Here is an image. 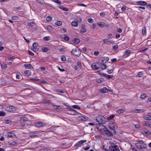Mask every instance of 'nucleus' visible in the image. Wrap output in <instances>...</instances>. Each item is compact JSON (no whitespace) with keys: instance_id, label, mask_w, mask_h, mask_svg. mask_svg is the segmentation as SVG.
<instances>
[{"instance_id":"nucleus-1","label":"nucleus","mask_w":151,"mask_h":151,"mask_svg":"<svg viewBox=\"0 0 151 151\" xmlns=\"http://www.w3.org/2000/svg\"><path fill=\"white\" fill-rule=\"evenodd\" d=\"M104 134H106L107 137H111L113 135H114L116 134V132L115 129H109V130H108L107 129H104Z\"/></svg>"},{"instance_id":"nucleus-2","label":"nucleus","mask_w":151,"mask_h":151,"mask_svg":"<svg viewBox=\"0 0 151 151\" xmlns=\"http://www.w3.org/2000/svg\"><path fill=\"white\" fill-rule=\"evenodd\" d=\"M106 119L103 116L100 115L96 116V121L99 124H105L106 122Z\"/></svg>"},{"instance_id":"nucleus-3","label":"nucleus","mask_w":151,"mask_h":151,"mask_svg":"<svg viewBox=\"0 0 151 151\" xmlns=\"http://www.w3.org/2000/svg\"><path fill=\"white\" fill-rule=\"evenodd\" d=\"M136 147L139 149H145L146 148L147 146L146 144H141L140 142H138L135 143Z\"/></svg>"},{"instance_id":"nucleus-4","label":"nucleus","mask_w":151,"mask_h":151,"mask_svg":"<svg viewBox=\"0 0 151 151\" xmlns=\"http://www.w3.org/2000/svg\"><path fill=\"white\" fill-rule=\"evenodd\" d=\"M71 53L75 56L78 57L81 55V51L79 49L77 50L76 48L73 49L71 52Z\"/></svg>"},{"instance_id":"nucleus-5","label":"nucleus","mask_w":151,"mask_h":151,"mask_svg":"<svg viewBox=\"0 0 151 151\" xmlns=\"http://www.w3.org/2000/svg\"><path fill=\"white\" fill-rule=\"evenodd\" d=\"M110 150L112 151H119V150L118 146L114 143L112 144L109 147Z\"/></svg>"},{"instance_id":"nucleus-6","label":"nucleus","mask_w":151,"mask_h":151,"mask_svg":"<svg viewBox=\"0 0 151 151\" xmlns=\"http://www.w3.org/2000/svg\"><path fill=\"white\" fill-rule=\"evenodd\" d=\"M29 137L32 138H34L39 137L38 133L35 132H32L28 134Z\"/></svg>"},{"instance_id":"nucleus-7","label":"nucleus","mask_w":151,"mask_h":151,"mask_svg":"<svg viewBox=\"0 0 151 151\" xmlns=\"http://www.w3.org/2000/svg\"><path fill=\"white\" fill-rule=\"evenodd\" d=\"M98 64H99V68L101 67V68L103 70L107 68L106 65L103 62H101V61L97 62Z\"/></svg>"},{"instance_id":"nucleus-8","label":"nucleus","mask_w":151,"mask_h":151,"mask_svg":"<svg viewBox=\"0 0 151 151\" xmlns=\"http://www.w3.org/2000/svg\"><path fill=\"white\" fill-rule=\"evenodd\" d=\"M5 110L8 111H15V108L13 106H7L5 107Z\"/></svg>"},{"instance_id":"nucleus-9","label":"nucleus","mask_w":151,"mask_h":151,"mask_svg":"<svg viewBox=\"0 0 151 151\" xmlns=\"http://www.w3.org/2000/svg\"><path fill=\"white\" fill-rule=\"evenodd\" d=\"M91 67L92 68L95 70H97L99 69V66L97 62L96 63H93L91 65Z\"/></svg>"},{"instance_id":"nucleus-10","label":"nucleus","mask_w":151,"mask_h":151,"mask_svg":"<svg viewBox=\"0 0 151 151\" xmlns=\"http://www.w3.org/2000/svg\"><path fill=\"white\" fill-rule=\"evenodd\" d=\"M109 60V58L108 57H103L100 58V60L104 63L105 64Z\"/></svg>"},{"instance_id":"nucleus-11","label":"nucleus","mask_w":151,"mask_h":151,"mask_svg":"<svg viewBox=\"0 0 151 151\" xmlns=\"http://www.w3.org/2000/svg\"><path fill=\"white\" fill-rule=\"evenodd\" d=\"M86 140H81L78 141L77 143L75 144V146L78 147H80L81 145L83 143L86 142Z\"/></svg>"},{"instance_id":"nucleus-12","label":"nucleus","mask_w":151,"mask_h":151,"mask_svg":"<svg viewBox=\"0 0 151 151\" xmlns=\"http://www.w3.org/2000/svg\"><path fill=\"white\" fill-rule=\"evenodd\" d=\"M136 3L141 6H145L147 5L146 2L144 1H138L136 2Z\"/></svg>"},{"instance_id":"nucleus-13","label":"nucleus","mask_w":151,"mask_h":151,"mask_svg":"<svg viewBox=\"0 0 151 151\" xmlns=\"http://www.w3.org/2000/svg\"><path fill=\"white\" fill-rule=\"evenodd\" d=\"M102 76L108 79H110L114 77L113 75H110L104 73H103L102 74Z\"/></svg>"},{"instance_id":"nucleus-14","label":"nucleus","mask_w":151,"mask_h":151,"mask_svg":"<svg viewBox=\"0 0 151 151\" xmlns=\"http://www.w3.org/2000/svg\"><path fill=\"white\" fill-rule=\"evenodd\" d=\"M44 124L42 122H36L35 124V126L36 127H40Z\"/></svg>"},{"instance_id":"nucleus-15","label":"nucleus","mask_w":151,"mask_h":151,"mask_svg":"<svg viewBox=\"0 0 151 151\" xmlns=\"http://www.w3.org/2000/svg\"><path fill=\"white\" fill-rule=\"evenodd\" d=\"M103 42L104 44H109L110 43H112L113 41L108 40L107 39H104L103 40Z\"/></svg>"},{"instance_id":"nucleus-16","label":"nucleus","mask_w":151,"mask_h":151,"mask_svg":"<svg viewBox=\"0 0 151 151\" xmlns=\"http://www.w3.org/2000/svg\"><path fill=\"white\" fill-rule=\"evenodd\" d=\"M133 111L135 113H142L144 111L143 109H136L134 110Z\"/></svg>"},{"instance_id":"nucleus-17","label":"nucleus","mask_w":151,"mask_h":151,"mask_svg":"<svg viewBox=\"0 0 151 151\" xmlns=\"http://www.w3.org/2000/svg\"><path fill=\"white\" fill-rule=\"evenodd\" d=\"M62 38L64 39L65 41H68L69 40V37L68 36L66 35H65L62 36Z\"/></svg>"},{"instance_id":"nucleus-18","label":"nucleus","mask_w":151,"mask_h":151,"mask_svg":"<svg viewBox=\"0 0 151 151\" xmlns=\"http://www.w3.org/2000/svg\"><path fill=\"white\" fill-rule=\"evenodd\" d=\"M142 133L143 134H145L149 135L151 134V131H149L148 130L143 131Z\"/></svg>"},{"instance_id":"nucleus-19","label":"nucleus","mask_w":151,"mask_h":151,"mask_svg":"<svg viewBox=\"0 0 151 151\" xmlns=\"http://www.w3.org/2000/svg\"><path fill=\"white\" fill-rule=\"evenodd\" d=\"M71 25L74 27H76L78 25V22L76 21H74L72 22Z\"/></svg>"},{"instance_id":"nucleus-20","label":"nucleus","mask_w":151,"mask_h":151,"mask_svg":"<svg viewBox=\"0 0 151 151\" xmlns=\"http://www.w3.org/2000/svg\"><path fill=\"white\" fill-rule=\"evenodd\" d=\"M14 135V134L13 133L11 132H8L7 134V136L9 137H13Z\"/></svg>"},{"instance_id":"nucleus-21","label":"nucleus","mask_w":151,"mask_h":151,"mask_svg":"<svg viewBox=\"0 0 151 151\" xmlns=\"http://www.w3.org/2000/svg\"><path fill=\"white\" fill-rule=\"evenodd\" d=\"M101 91L103 93H106L108 91V89L106 87H104L102 89H101Z\"/></svg>"},{"instance_id":"nucleus-22","label":"nucleus","mask_w":151,"mask_h":151,"mask_svg":"<svg viewBox=\"0 0 151 151\" xmlns=\"http://www.w3.org/2000/svg\"><path fill=\"white\" fill-rule=\"evenodd\" d=\"M142 34L143 36H145L146 34V29L145 27H144L142 29Z\"/></svg>"},{"instance_id":"nucleus-23","label":"nucleus","mask_w":151,"mask_h":151,"mask_svg":"<svg viewBox=\"0 0 151 151\" xmlns=\"http://www.w3.org/2000/svg\"><path fill=\"white\" fill-rule=\"evenodd\" d=\"M97 81L99 83H100L104 81V79L103 78H100L97 80Z\"/></svg>"},{"instance_id":"nucleus-24","label":"nucleus","mask_w":151,"mask_h":151,"mask_svg":"<svg viewBox=\"0 0 151 151\" xmlns=\"http://www.w3.org/2000/svg\"><path fill=\"white\" fill-rule=\"evenodd\" d=\"M59 7L60 8V9L65 11H67L69 10L68 9L65 7L62 6H59Z\"/></svg>"},{"instance_id":"nucleus-25","label":"nucleus","mask_w":151,"mask_h":151,"mask_svg":"<svg viewBox=\"0 0 151 151\" xmlns=\"http://www.w3.org/2000/svg\"><path fill=\"white\" fill-rule=\"evenodd\" d=\"M73 42L76 44H78L79 42H80V39L77 38L74 39V40H73Z\"/></svg>"},{"instance_id":"nucleus-26","label":"nucleus","mask_w":151,"mask_h":151,"mask_svg":"<svg viewBox=\"0 0 151 151\" xmlns=\"http://www.w3.org/2000/svg\"><path fill=\"white\" fill-rule=\"evenodd\" d=\"M116 112L118 114H121L123 113L124 112V110L122 109L118 110Z\"/></svg>"},{"instance_id":"nucleus-27","label":"nucleus","mask_w":151,"mask_h":151,"mask_svg":"<svg viewBox=\"0 0 151 151\" xmlns=\"http://www.w3.org/2000/svg\"><path fill=\"white\" fill-rule=\"evenodd\" d=\"M105 23L104 22H99L97 23V24L99 26L101 27H103L104 26Z\"/></svg>"},{"instance_id":"nucleus-28","label":"nucleus","mask_w":151,"mask_h":151,"mask_svg":"<svg viewBox=\"0 0 151 151\" xmlns=\"http://www.w3.org/2000/svg\"><path fill=\"white\" fill-rule=\"evenodd\" d=\"M24 66L26 68H29L30 69L32 68V66L31 64H25Z\"/></svg>"},{"instance_id":"nucleus-29","label":"nucleus","mask_w":151,"mask_h":151,"mask_svg":"<svg viewBox=\"0 0 151 151\" xmlns=\"http://www.w3.org/2000/svg\"><path fill=\"white\" fill-rule=\"evenodd\" d=\"M117 127L115 125H114V124L112 125L111 126H110L109 127V129H117Z\"/></svg>"},{"instance_id":"nucleus-30","label":"nucleus","mask_w":151,"mask_h":151,"mask_svg":"<svg viewBox=\"0 0 151 151\" xmlns=\"http://www.w3.org/2000/svg\"><path fill=\"white\" fill-rule=\"evenodd\" d=\"M146 97V95L145 94H141L140 97L141 99H145Z\"/></svg>"},{"instance_id":"nucleus-31","label":"nucleus","mask_w":151,"mask_h":151,"mask_svg":"<svg viewBox=\"0 0 151 151\" xmlns=\"http://www.w3.org/2000/svg\"><path fill=\"white\" fill-rule=\"evenodd\" d=\"M115 115L114 114H112L111 115H110L107 118L109 120H111L113 118H114L115 117Z\"/></svg>"},{"instance_id":"nucleus-32","label":"nucleus","mask_w":151,"mask_h":151,"mask_svg":"<svg viewBox=\"0 0 151 151\" xmlns=\"http://www.w3.org/2000/svg\"><path fill=\"white\" fill-rule=\"evenodd\" d=\"M1 67L3 69H5L7 67V65L4 63H2L1 64Z\"/></svg>"},{"instance_id":"nucleus-33","label":"nucleus","mask_w":151,"mask_h":151,"mask_svg":"<svg viewBox=\"0 0 151 151\" xmlns=\"http://www.w3.org/2000/svg\"><path fill=\"white\" fill-rule=\"evenodd\" d=\"M28 120V119L26 117H24L23 118H21L20 119V120L23 121H27Z\"/></svg>"},{"instance_id":"nucleus-34","label":"nucleus","mask_w":151,"mask_h":151,"mask_svg":"<svg viewBox=\"0 0 151 151\" xmlns=\"http://www.w3.org/2000/svg\"><path fill=\"white\" fill-rule=\"evenodd\" d=\"M112 68L110 70H107V72L109 74H110L113 72L114 70V68L113 67H112Z\"/></svg>"},{"instance_id":"nucleus-35","label":"nucleus","mask_w":151,"mask_h":151,"mask_svg":"<svg viewBox=\"0 0 151 151\" xmlns=\"http://www.w3.org/2000/svg\"><path fill=\"white\" fill-rule=\"evenodd\" d=\"M131 51L130 50H127L125 52V54L127 56H128L131 53Z\"/></svg>"},{"instance_id":"nucleus-36","label":"nucleus","mask_w":151,"mask_h":151,"mask_svg":"<svg viewBox=\"0 0 151 151\" xmlns=\"http://www.w3.org/2000/svg\"><path fill=\"white\" fill-rule=\"evenodd\" d=\"M72 107L74 108L78 109L79 110L80 109V108L77 105H74L72 106Z\"/></svg>"},{"instance_id":"nucleus-37","label":"nucleus","mask_w":151,"mask_h":151,"mask_svg":"<svg viewBox=\"0 0 151 151\" xmlns=\"http://www.w3.org/2000/svg\"><path fill=\"white\" fill-rule=\"evenodd\" d=\"M42 49L43 52H47L48 50L47 47H42Z\"/></svg>"},{"instance_id":"nucleus-38","label":"nucleus","mask_w":151,"mask_h":151,"mask_svg":"<svg viewBox=\"0 0 151 151\" xmlns=\"http://www.w3.org/2000/svg\"><path fill=\"white\" fill-rule=\"evenodd\" d=\"M143 76V73L142 72H140L137 75V77H139Z\"/></svg>"},{"instance_id":"nucleus-39","label":"nucleus","mask_w":151,"mask_h":151,"mask_svg":"<svg viewBox=\"0 0 151 151\" xmlns=\"http://www.w3.org/2000/svg\"><path fill=\"white\" fill-rule=\"evenodd\" d=\"M144 118L145 120H151V116H145Z\"/></svg>"},{"instance_id":"nucleus-40","label":"nucleus","mask_w":151,"mask_h":151,"mask_svg":"<svg viewBox=\"0 0 151 151\" xmlns=\"http://www.w3.org/2000/svg\"><path fill=\"white\" fill-rule=\"evenodd\" d=\"M6 114L5 112L3 111H0V116H4Z\"/></svg>"},{"instance_id":"nucleus-41","label":"nucleus","mask_w":151,"mask_h":151,"mask_svg":"<svg viewBox=\"0 0 151 151\" xmlns=\"http://www.w3.org/2000/svg\"><path fill=\"white\" fill-rule=\"evenodd\" d=\"M52 17L50 16H48L47 17L46 19V20L48 22L50 21L52 19Z\"/></svg>"},{"instance_id":"nucleus-42","label":"nucleus","mask_w":151,"mask_h":151,"mask_svg":"<svg viewBox=\"0 0 151 151\" xmlns=\"http://www.w3.org/2000/svg\"><path fill=\"white\" fill-rule=\"evenodd\" d=\"M43 40L45 41H48L50 40V37L49 36L45 37H44Z\"/></svg>"},{"instance_id":"nucleus-43","label":"nucleus","mask_w":151,"mask_h":151,"mask_svg":"<svg viewBox=\"0 0 151 151\" xmlns=\"http://www.w3.org/2000/svg\"><path fill=\"white\" fill-rule=\"evenodd\" d=\"M35 24L33 22H31L28 23V25L29 26H30L31 27H33L34 26Z\"/></svg>"},{"instance_id":"nucleus-44","label":"nucleus","mask_w":151,"mask_h":151,"mask_svg":"<svg viewBox=\"0 0 151 151\" xmlns=\"http://www.w3.org/2000/svg\"><path fill=\"white\" fill-rule=\"evenodd\" d=\"M9 145H14L17 144V143L14 141H12L9 142Z\"/></svg>"},{"instance_id":"nucleus-45","label":"nucleus","mask_w":151,"mask_h":151,"mask_svg":"<svg viewBox=\"0 0 151 151\" xmlns=\"http://www.w3.org/2000/svg\"><path fill=\"white\" fill-rule=\"evenodd\" d=\"M52 1L58 4H61V2L59 0H52Z\"/></svg>"},{"instance_id":"nucleus-46","label":"nucleus","mask_w":151,"mask_h":151,"mask_svg":"<svg viewBox=\"0 0 151 151\" xmlns=\"http://www.w3.org/2000/svg\"><path fill=\"white\" fill-rule=\"evenodd\" d=\"M62 22L61 21H59L57 22L56 24L58 26H61L62 24Z\"/></svg>"},{"instance_id":"nucleus-47","label":"nucleus","mask_w":151,"mask_h":151,"mask_svg":"<svg viewBox=\"0 0 151 151\" xmlns=\"http://www.w3.org/2000/svg\"><path fill=\"white\" fill-rule=\"evenodd\" d=\"M61 60L62 61H65L66 60V58L65 56H62L61 58Z\"/></svg>"},{"instance_id":"nucleus-48","label":"nucleus","mask_w":151,"mask_h":151,"mask_svg":"<svg viewBox=\"0 0 151 151\" xmlns=\"http://www.w3.org/2000/svg\"><path fill=\"white\" fill-rule=\"evenodd\" d=\"M38 43L37 42H34L32 46L34 48H36V47L38 46Z\"/></svg>"},{"instance_id":"nucleus-49","label":"nucleus","mask_w":151,"mask_h":151,"mask_svg":"<svg viewBox=\"0 0 151 151\" xmlns=\"http://www.w3.org/2000/svg\"><path fill=\"white\" fill-rule=\"evenodd\" d=\"M29 73V71L28 70H26L24 71V73L28 76H29L30 75Z\"/></svg>"},{"instance_id":"nucleus-50","label":"nucleus","mask_w":151,"mask_h":151,"mask_svg":"<svg viewBox=\"0 0 151 151\" xmlns=\"http://www.w3.org/2000/svg\"><path fill=\"white\" fill-rule=\"evenodd\" d=\"M150 122L146 121L145 122V125L147 126H149V125L150 124L149 123Z\"/></svg>"},{"instance_id":"nucleus-51","label":"nucleus","mask_w":151,"mask_h":151,"mask_svg":"<svg viewBox=\"0 0 151 151\" xmlns=\"http://www.w3.org/2000/svg\"><path fill=\"white\" fill-rule=\"evenodd\" d=\"M54 108L55 109H60L61 108L60 106L55 105L54 106Z\"/></svg>"},{"instance_id":"nucleus-52","label":"nucleus","mask_w":151,"mask_h":151,"mask_svg":"<svg viewBox=\"0 0 151 151\" xmlns=\"http://www.w3.org/2000/svg\"><path fill=\"white\" fill-rule=\"evenodd\" d=\"M47 29L48 30H51L52 29V27L51 26H48L47 27Z\"/></svg>"},{"instance_id":"nucleus-53","label":"nucleus","mask_w":151,"mask_h":151,"mask_svg":"<svg viewBox=\"0 0 151 151\" xmlns=\"http://www.w3.org/2000/svg\"><path fill=\"white\" fill-rule=\"evenodd\" d=\"M18 18V17L17 16H14L12 17V19L13 20H17Z\"/></svg>"},{"instance_id":"nucleus-54","label":"nucleus","mask_w":151,"mask_h":151,"mask_svg":"<svg viewBox=\"0 0 151 151\" xmlns=\"http://www.w3.org/2000/svg\"><path fill=\"white\" fill-rule=\"evenodd\" d=\"M77 5L78 6H83L85 7H86L87 5H85L84 4H77Z\"/></svg>"},{"instance_id":"nucleus-55","label":"nucleus","mask_w":151,"mask_h":151,"mask_svg":"<svg viewBox=\"0 0 151 151\" xmlns=\"http://www.w3.org/2000/svg\"><path fill=\"white\" fill-rule=\"evenodd\" d=\"M81 31V32L85 33L86 31V30L85 28H82Z\"/></svg>"},{"instance_id":"nucleus-56","label":"nucleus","mask_w":151,"mask_h":151,"mask_svg":"<svg viewBox=\"0 0 151 151\" xmlns=\"http://www.w3.org/2000/svg\"><path fill=\"white\" fill-rule=\"evenodd\" d=\"M113 49H115V50H117L118 48V45H115L113 46Z\"/></svg>"},{"instance_id":"nucleus-57","label":"nucleus","mask_w":151,"mask_h":151,"mask_svg":"<svg viewBox=\"0 0 151 151\" xmlns=\"http://www.w3.org/2000/svg\"><path fill=\"white\" fill-rule=\"evenodd\" d=\"M28 52L29 54L31 55H34V54L33 52L30 51L28 50Z\"/></svg>"},{"instance_id":"nucleus-58","label":"nucleus","mask_w":151,"mask_h":151,"mask_svg":"<svg viewBox=\"0 0 151 151\" xmlns=\"http://www.w3.org/2000/svg\"><path fill=\"white\" fill-rule=\"evenodd\" d=\"M38 3L40 4H43V0H36Z\"/></svg>"},{"instance_id":"nucleus-59","label":"nucleus","mask_w":151,"mask_h":151,"mask_svg":"<svg viewBox=\"0 0 151 151\" xmlns=\"http://www.w3.org/2000/svg\"><path fill=\"white\" fill-rule=\"evenodd\" d=\"M88 21L90 23H92L93 22V20L92 18L88 19Z\"/></svg>"},{"instance_id":"nucleus-60","label":"nucleus","mask_w":151,"mask_h":151,"mask_svg":"<svg viewBox=\"0 0 151 151\" xmlns=\"http://www.w3.org/2000/svg\"><path fill=\"white\" fill-rule=\"evenodd\" d=\"M99 53L98 51H96L94 52V55L95 56H97L99 54Z\"/></svg>"},{"instance_id":"nucleus-61","label":"nucleus","mask_w":151,"mask_h":151,"mask_svg":"<svg viewBox=\"0 0 151 151\" xmlns=\"http://www.w3.org/2000/svg\"><path fill=\"white\" fill-rule=\"evenodd\" d=\"M135 127L137 129H139L140 127V125L139 124H135Z\"/></svg>"},{"instance_id":"nucleus-62","label":"nucleus","mask_w":151,"mask_h":151,"mask_svg":"<svg viewBox=\"0 0 151 151\" xmlns=\"http://www.w3.org/2000/svg\"><path fill=\"white\" fill-rule=\"evenodd\" d=\"M117 31L119 33H121L122 32V29L121 28H119L118 29L117 28Z\"/></svg>"},{"instance_id":"nucleus-63","label":"nucleus","mask_w":151,"mask_h":151,"mask_svg":"<svg viewBox=\"0 0 151 151\" xmlns=\"http://www.w3.org/2000/svg\"><path fill=\"white\" fill-rule=\"evenodd\" d=\"M77 65L80 67H81V63L80 61H78L77 63Z\"/></svg>"},{"instance_id":"nucleus-64","label":"nucleus","mask_w":151,"mask_h":151,"mask_svg":"<svg viewBox=\"0 0 151 151\" xmlns=\"http://www.w3.org/2000/svg\"><path fill=\"white\" fill-rule=\"evenodd\" d=\"M77 20L78 22H80L82 21L81 18L80 17L78 18H77Z\"/></svg>"}]
</instances>
